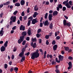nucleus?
<instances>
[{"label":"nucleus","mask_w":73,"mask_h":73,"mask_svg":"<svg viewBox=\"0 0 73 73\" xmlns=\"http://www.w3.org/2000/svg\"><path fill=\"white\" fill-rule=\"evenodd\" d=\"M25 15V13H24V11H23L22 13L21 16H24Z\"/></svg>","instance_id":"6e6d98bb"},{"label":"nucleus","mask_w":73,"mask_h":73,"mask_svg":"<svg viewBox=\"0 0 73 73\" xmlns=\"http://www.w3.org/2000/svg\"><path fill=\"white\" fill-rule=\"evenodd\" d=\"M8 41H7L4 43V46H5V48H7V46H8Z\"/></svg>","instance_id":"2eb2a0df"},{"label":"nucleus","mask_w":73,"mask_h":73,"mask_svg":"<svg viewBox=\"0 0 73 73\" xmlns=\"http://www.w3.org/2000/svg\"><path fill=\"white\" fill-rule=\"evenodd\" d=\"M65 6H66L68 8H71V6L69 5L68 3H66L65 5Z\"/></svg>","instance_id":"f8f14e48"},{"label":"nucleus","mask_w":73,"mask_h":73,"mask_svg":"<svg viewBox=\"0 0 73 73\" xmlns=\"http://www.w3.org/2000/svg\"><path fill=\"white\" fill-rule=\"evenodd\" d=\"M37 15H38V13L36 12L34 13V14L33 15V17H34V18H35V17H36Z\"/></svg>","instance_id":"9d476101"},{"label":"nucleus","mask_w":73,"mask_h":73,"mask_svg":"<svg viewBox=\"0 0 73 73\" xmlns=\"http://www.w3.org/2000/svg\"><path fill=\"white\" fill-rule=\"evenodd\" d=\"M27 35H28L29 36H30V35H31V31L30 30H28V31L27 32Z\"/></svg>","instance_id":"5701e85b"},{"label":"nucleus","mask_w":73,"mask_h":73,"mask_svg":"<svg viewBox=\"0 0 73 73\" xmlns=\"http://www.w3.org/2000/svg\"><path fill=\"white\" fill-rule=\"evenodd\" d=\"M48 13H46L45 14V15L44 16V18L45 19H47V18L48 17Z\"/></svg>","instance_id":"72a5a7b5"},{"label":"nucleus","mask_w":73,"mask_h":73,"mask_svg":"<svg viewBox=\"0 0 73 73\" xmlns=\"http://www.w3.org/2000/svg\"><path fill=\"white\" fill-rule=\"evenodd\" d=\"M56 40H58L60 38V37L59 36H58L56 37Z\"/></svg>","instance_id":"864d4df0"},{"label":"nucleus","mask_w":73,"mask_h":73,"mask_svg":"<svg viewBox=\"0 0 73 73\" xmlns=\"http://www.w3.org/2000/svg\"><path fill=\"white\" fill-rule=\"evenodd\" d=\"M68 1H69V0H67L66 1H64L63 3V4H64V5H65V4H66V3H68Z\"/></svg>","instance_id":"7c9ffc66"},{"label":"nucleus","mask_w":73,"mask_h":73,"mask_svg":"<svg viewBox=\"0 0 73 73\" xmlns=\"http://www.w3.org/2000/svg\"><path fill=\"white\" fill-rule=\"evenodd\" d=\"M49 42H48V40H47L46 41V45H49Z\"/></svg>","instance_id":"338daca9"},{"label":"nucleus","mask_w":73,"mask_h":73,"mask_svg":"<svg viewBox=\"0 0 73 73\" xmlns=\"http://www.w3.org/2000/svg\"><path fill=\"white\" fill-rule=\"evenodd\" d=\"M28 17L27 16H25L23 17V19L24 20H26L27 19Z\"/></svg>","instance_id":"a18cd8bd"},{"label":"nucleus","mask_w":73,"mask_h":73,"mask_svg":"<svg viewBox=\"0 0 73 73\" xmlns=\"http://www.w3.org/2000/svg\"><path fill=\"white\" fill-rule=\"evenodd\" d=\"M8 67V65L7 64H5L4 65V68L5 69H7Z\"/></svg>","instance_id":"49530a36"},{"label":"nucleus","mask_w":73,"mask_h":73,"mask_svg":"<svg viewBox=\"0 0 73 73\" xmlns=\"http://www.w3.org/2000/svg\"><path fill=\"white\" fill-rule=\"evenodd\" d=\"M32 41L33 42H34V41H35V42H36V37L35 38H32Z\"/></svg>","instance_id":"2f4dec72"},{"label":"nucleus","mask_w":73,"mask_h":73,"mask_svg":"<svg viewBox=\"0 0 73 73\" xmlns=\"http://www.w3.org/2000/svg\"><path fill=\"white\" fill-rule=\"evenodd\" d=\"M29 39H30L29 37L27 36V38H26V40L27 41H29Z\"/></svg>","instance_id":"13d9d810"},{"label":"nucleus","mask_w":73,"mask_h":73,"mask_svg":"<svg viewBox=\"0 0 73 73\" xmlns=\"http://www.w3.org/2000/svg\"><path fill=\"white\" fill-rule=\"evenodd\" d=\"M14 58H15V56H14L13 55L11 56V59L12 60H13Z\"/></svg>","instance_id":"bf43d9fd"},{"label":"nucleus","mask_w":73,"mask_h":73,"mask_svg":"<svg viewBox=\"0 0 73 73\" xmlns=\"http://www.w3.org/2000/svg\"><path fill=\"white\" fill-rule=\"evenodd\" d=\"M45 38H46V39H49V35H46L45 36Z\"/></svg>","instance_id":"473e14b6"},{"label":"nucleus","mask_w":73,"mask_h":73,"mask_svg":"<svg viewBox=\"0 0 73 73\" xmlns=\"http://www.w3.org/2000/svg\"><path fill=\"white\" fill-rule=\"evenodd\" d=\"M66 7H63L62 8V11L63 12H64L65 11H66Z\"/></svg>","instance_id":"e433bc0d"},{"label":"nucleus","mask_w":73,"mask_h":73,"mask_svg":"<svg viewBox=\"0 0 73 73\" xmlns=\"http://www.w3.org/2000/svg\"><path fill=\"white\" fill-rule=\"evenodd\" d=\"M31 46H32L33 48H36L37 46L36 43L35 42L33 44V42H32L31 43Z\"/></svg>","instance_id":"423d86ee"},{"label":"nucleus","mask_w":73,"mask_h":73,"mask_svg":"<svg viewBox=\"0 0 73 73\" xmlns=\"http://www.w3.org/2000/svg\"><path fill=\"white\" fill-rule=\"evenodd\" d=\"M33 17H32V16H31L30 17H29L28 18V20H30L31 21H32V20H33Z\"/></svg>","instance_id":"ea45409f"},{"label":"nucleus","mask_w":73,"mask_h":73,"mask_svg":"<svg viewBox=\"0 0 73 73\" xmlns=\"http://www.w3.org/2000/svg\"><path fill=\"white\" fill-rule=\"evenodd\" d=\"M41 32V29H38L37 31V33H40Z\"/></svg>","instance_id":"c9c22d12"},{"label":"nucleus","mask_w":73,"mask_h":73,"mask_svg":"<svg viewBox=\"0 0 73 73\" xmlns=\"http://www.w3.org/2000/svg\"><path fill=\"white\" fill-rule=\"evenodd\" d=\"M52 45H55L56 44V41L55 40H53L52 42Z\"/></svg>","instance_id":"4c0bfd02"},{"label":"nucleus","mask_w":73,"mask_h":73,"mask_svg":"<svg viewBox=\"0 0 73 73\" xmlns=\"http://www.w3.org/2000/svg\"><path fill=\"white\" fill-rule=\"evenodd\" d=\"M44 26L48 27L49 25V22H48V21L46 20L44 22Z\"/></svg>","instance_id":"6e6552de"},{"label":"nucleus","mask_w":73,"mask_h":73,"mask_svg":"<svg viewBox=\"0 0 73 73\" xmlns=\"http://www.w3.org/2000/svg\"><path fill=\"white\" fill-rule=\"evenodd\" d=\"M13 70H14V68L13 67H12L10 69V71L11 72H12L13 71Z\"/></svg>","instance_id":"de8ad7c7"},{"label":"nucleus","mask_w":73,"mask_h":73,"mask_svg":"<svg viewBox=\"0 0 73 73\" xmlns=\"http://www.w3.org/2000/svg\"><path fill=\"white\" fill-rule=\"evenodd\" d=\"M25 4V1L24 0H22L21 1V5H24Z\"/></svg>","instance_id":"4468645a"},{"label":"nucleus","mask_w":73,"mask_h":73,"mask_svg":"<svg viewBox=\"0 0 73 73\" xmlns=\"http://www.w3.org/2000/svg\"><path fill=\"white\" fill-rule=\"evenodd\" d=\"M43 25V24L42 23H40V27H42Z\"/></svg>","instance_id":"4d7b16f0"},{"label":"nucleus","mask_w":73,"mask_h":73,"mask_svg":"<svg viewBox=\"0 0 73 73\" xmlns=\"http://www.w3.org/2000/svg\"><path fill=\"white\" fill-rule=\"evenodd\" d=\"M18 1V0H13V2L14 3H16V2H17Z\"/></svg>","instance_id":"680f3d73"},{"label":"nucleus","mask_w":73,"mask_h":73,"mask_svg":"<svg viewBox=\"0 0 73 73\" xmlns=\"http://www.w3.org/2000/svg\"><path fill=\"white\" fill-rule=\"evenodd\" d=\"M22 18H23V17L22 16H21L19 17V19L20 20V21H23V19H22Z\"/></svg>","instance_id":"052dcab7"},{"label":"nucleus","mask_w":73,"mask_h":73,"mask_svg":"<svg viewBox=\"0 0 73 73\" xmlns=\"http://www.w3.org/2000/svg\"><path fill=\"white\" fill-rule=\"evenodd\" d=\"M59 60H58L57 58H56L55 61L56 62L60 63V61H62L64 60V56H61V55H59L58 56Z\"/></svg>","instance_id":"f03ea898"},{"label":"nucleus","mask_w":73,"mask_h":73,"mask_svg":"<svg viewBox=\"0 0 73 73\" xmlns=\"http://www.w3.org/2000/svg\"><path fill=\"white\" fill-rule=\"evenodd\" d=\"M45 5H49V2L48 1H46V2Z\"/></svg>","instance_id":"5fc2aeb1"},{"label":"nucleus","mask_w":73,"mask_h":73,"mask_svg":"<svg viewBox=\"0 0 73 73\" xmlns=\"http://www.w3.org/2000/svg\"><path fill=\"white\" fill-rule=\"evenodd\" d=\"M28 45V43H26V44L25 45V47H24L25 48H26L28 47V45Z\"/></svg>","instance_id":"69168bd1"},{"label":"nucleus","mask_w":73,"mask_h":73,"mask_svg":"<svg viewBox=\"0 0 73 73\" xmlns=\"http://www.w3.org/2000/svg\"><path fill=\"white\" fill-rule=\"evenodd\" d=\"M17 27L16 26H15L14 27H13L12 28V29L13 30H15V29H16Z\"/></svg>","instance_id":"603ef678"},{"label":"nucleus","mask_w":73,"mask_h":73,"mask_svg":"<svg viewBox=\"0 0 73 73\" xmlns=\"http://www.w3.org/2000/svg\"><path fill=\"white\" fill-rule=\"evenodd\" d=\"M17 50V48H16V47H15L13 49V52H16V50Z\"/></svg>","instance_id":"8fccbe9b"},{"label":"nucleus","mask_w":73,"mask_h":73,"mask_svg":"<svg viewBox=\"0 0 73 73\" xmlns=\"http://www.w3.org/2000/svg\"><path fill=\"white\" fill-rule=\"evenodd\" d=\"M59 7L60 9H62V5L61 4H59V5H58V7Z\"/></svg>","instance_id":"bb28decb"},{"label":"nucleus","mask_w":73,"mask_h":73,"mask_svg":"<svg viewBox=\"0 0 73 73\" xmlns=\"http://www.w3.org/2000/svg\"><path fill=\"white\" fill-rule=\"evenodd\" d=\"M4 33V31L3 30H1L0 31V35H1V36H2L3 35Z\"/></svg>","instance_id":"412c9836"},{"label":"nucleus","mask_w":73,"mask_h":73,"mask_svg":"<svg viewBox=\"0 0 73 73\" xmlns=\"http://www.w3.org/2000/svg\"><path fill=\"white\" fill-rule=\"evenodd\" d=\"M15 7H20V4L19 3H15Z\"/></svg>","instance_id":"b1692460"},{"label":"nucleus","mask_w":73,"mask_h":73,"mask_svg":"<svg viewBox=\"0 0 73 73\" xmlns=\"http://www.w3.org/2000/svg\"><path fill=\"white\" fill-rule=\"evenodd\" d=\"M31 24V20H29L27 23L28 26H29Z\"/></svg>","instance_id":"58836bf2"},{"label":"nucleus","mask_w":73,"mask_h":73,"mask_svg":"<svg viewBox=\"0 0 73 73\" xmlns=\"http://www.w3.org/2000/svg\"><path fill=\"white\" fill-rule=\"evenodd\" d=\"M53 24L52 23H51L49 25V28L50 29H53Z\"/></svg>","instance_id":"f3484780"},{"label":"nucleus","mask_w":73,"mask_h":73,"mask_svg":"<svg viewBox=\"0 0 73 73\" xmlns=\"http://www.w3.org/2000/svg\"><path fill=\"white\" fill-rule=\"evenodd\" d=\"M58 15V12L57 11H54L53 13V15L54 16H57Z\"/></svg>","instance_id":"ddd939ff"},{"label":"nucleus","mask_w":73,"mask_h":73,"mask_svg":"<svg viewBox=\"0 0 73 73\" xmlns=\"http://www.w3.org/2000/svg\"><path fill=\"white\" fill-rule=\"evenodd\" d=\"M66 25H67L68 27H70V23H67Z\"/></svg>","instance_id":"a19ab883"},{"label":"nucleus","mask_w":73,"mask_h":73,"mask_svg":"<svg viewBox=\"0 0 73 73\" xmlns=\"http://www.w3.org/2000/svg\"><path fill=\"white\" fill-rule=\"evenodd\" d=\"M52 17H53L52 14H50L48 15V20L49 21H52Z\"/></svg>","instance_id":"0eeeda50"},{"label":"nucleus","mask_w":73,"mask_h":73,"mask_svg":"<svg viewBox=\"0 0 73 73\" xmlns=\"http://www.w3.org/2000/svg\"><path fill=\"white\" fill-rule=\"evenodd\" d=\"M22 57V58L21 60V62H23V61H25V57L24 56H22V57Z\"/></svg>","instance_id":"dca6fc26"},{"label":"nucleus","mask_w":73,"mask_h":73,"mask_svg":"<svg viewBox=\"0 0 73 73\" xmlns=\"http://www.w3.org/2000/svg\"><path fill=\"white\" fill-rule=\"evenodd\" d=\"M23 25H21L20 27V29L21 31H22V28H23Z\"/></svg>","instance_id":"c03bdc74"},{"label":"nucleus","mask_w":73,"mask_h":73,"mask_svg":"<svg viewBox=\"0 0 73 73\" xmlns=\"http://www.w3.org/2000/svg\"><path fill=\"white\" fill-rule=\"evenodd\" d=\"M49 57L50 58H52V55H49V54H48L47 55V58H49Z\"/></svg>","instance_id":"cd10ccee"},{"label":"nucleus","mask_w":73,"mask_h":73,"mask_svg":"<svg viewBox=\"0 0 73 73\" xmlns=\"http://www.w3.org/2000/svg\"><path fill=\"white\" fill-rule=\"evenodd\" d=\"M19 69V68L17 67H15L14 68V70H15V72L16 73H17V71H18V70Z\"/></svg>","instance_id":"6ab92c4d"},{"label":"nucleus","mask_w":73,"mask_h":73,"mask_svg":"<svg viewBox=\"0 0 73 73\" xmlns=\"http://www.w3.org/2000/svg\"><path fill=\"white\" fill-rule=\"evenodd\" d=\"M27 35V32L25 31H23L21 33V36H21L20 37H22V38L24 39V37Z\"/></svg>","instance_id":"20e7f679"},{"label":"nucleus","mask_w":73,"mask_h":73,"mask_svg":"<svg viewBox=\"0 0 73 73\" xmlns=\"http://www.w3.org/2000/svg\"><path fill=\"white\" fill-rule=\"evenodd\" d=\"M18 12V11H15L14 13H13V15H16V14H17V13Z\"/></svg>","instance_id":"3c124183"},{"label":"nucleus","mask_w":73,"mask_h":73,"mask_svg":"<svg viewBox=\"0 0 73 73\" xmlns=\"http://www.w3.org/2000/svg\"><path fill=\"white\" fill-rule=\"evenodd\" d=\"M67 21L66 20H63V25L64 26H66V25L67 23H66Z\"/></svg>","instance_id":"aec40b11"},{"label":"nucleus","mask_w":73,"mask_h":73,"mask_svg":"<svg viewBox=\"0 0 73 73\" xmlns=\"http://www.w3.org/2000/svg\"><path fill=\"white\" fill-rule=\"evenodd\" d=\"M36 18L35 19H33L32 20V24H36Z\"/></svg>","instance_id":"a211bd4d"},{"label":"nucleus","mask_w":73,"mask_h":73,"mask_svg":"<svg viewBox=\"0 0 73 73\" xmlns=\"http://www.w3.org/2000/svg\"><path fill=\"white\" fill-rule=\"evenodd\" d=\"M30 54V53L29 52H28L27 53L25 54V56H28Z\"/></svg>","instance_id":"09e8293b"},{"label":"nucleus","mask_w":73,"mask_h":73,"mask_svg":"<svg viewBox=\"0 0 73 73\" xmlns=\"http://www.w3.org/2000/svg\"><path fill=\"white\" fill-rule=\"evenodd\" d=\"M29 9H30V8L29 7L28 8L27 10V13H29Z\"/></svg>","instance_id":"0e129e2a"},{"label":"nucleus","mask_w":73,"mask_h":73,"mask_svg":"<svg viewBox=\"0 0 73 73\" xmlns=\"http://www.w3.org/2000/svg\"><path fill=\"white\" fill-rule=\"evenodd\" d=\"M55 72H56V73H60V71H59L58 69H56L55 70Z\"/></svg>","instance_id":"37998d69"},{"label":"nucleus","mask_w":73,"mask_h":73,"mask_svg":"<svg viewBox=\"0 0 73 73\" xmlns=\"http://www.w3.org/2000/svg\"><path fill=\"white\" fill-rule=\"evenodd\" d=\"M38 50L37 49L36 52L33 53L31 55V58L32 60H35V58H37L40 56V54L38 52Z\"/></svg>","instance_id":"f257e3e1"},{"label":"nucleus","mask_w":73,"mask_h":73,"mask_svg":"<svg viewBox=\"0 0 73 73\" xmlns=\"http://www.w3.org/2000/svg\"><path fill=\"white\" fill-rule=\"evenodd\" d=\"M36 36L38 38H39V37H40V34H37Z\"/></svg>","instance_id":"774afa93"},{"label":"nucleus","mask_w":73,"mask_h":73,"mask_svg":"<svg viewBox=\"0 0 73 73\" xmlns=\"http://www.w3.org/2000/svg\"><path fill=\"white\" fill-rule=\"evenodd\" d=\"M57 48V44H55L53 46V49L54 51L56 50Z\"/></svg>","instance_id":"9b49d317"},{"label":"nucleus","mask_w":73,"mask_h":73,"mask_svg":"<svg viewBox=\"0 0 73 73\" xmlns=\"http://www.w3.org/2000/svg\"><path fill=\"white\" fill-rule=\"evenodd\" d=\"M26 43V40H25L23 41L22 43V44L23 45H25V43Z\"/></svg>","instance_id":"79ce46f5"},{"label":"nucleus","mask_w":73,"mask_h":73,"mask_svg":"<svg viewBox=\"0 0 73 73\" xmlns=\"http://www.w3.org/2000/svg\"><path fill=\"white\" fill-rule=\"evenodd\" d=\"M16 16H15L13 18V21L14 23H15L16 21Z\"/></svg>","instance_id":"a878e982"},{"label":"nucleus","mask_w":73,"mask_h":73,"mask_svg":"<svg viewBox=\"0 0 73 73\" xmlns=\"http://www.w3.org/2000/svg\"><path fill=\"white\" fill-rule=\"evenodd\" d=\"M34 9L35 11H37L38 10V8H34Z\"/></svg>","instance_id":"e2e57ef3"},{"label":"nucleus","mask_w":73,"mask_h":73,"mask_svg":"<svg viewBox=\"0 0 73 73\" xmlns=\"http://www.w3.org/2000/svg\"><path fill=\"white\" fill-rule=\"evenodd\" d=\"M25 49L26 48L25 47L23 48L22 50V52H21L19 54V57H22L23 56H24V54H24V52L25 51Z\"/></svg>","instance_id":"7ed1b4c3"},{"label":"nucleus","mask_w":73,"mask_h":73,"mask_svg":"<svg viewBox=\"0 0 73 73\" xmlns=\"http://www.w3.org/2000/svg\"><path fill=\"white\" fill-rule=\"evenodd\" d=\"M5 50V47L4 46H2L1 48V52H4Z\"/></svg>","instance_id":"1a4fd4ad"},{"label":"nucleus","mask_w":73,"mask_h":73,"mask_svg":"<svg viewBox=\"0 0 73 73\" xmlns=\"http://www.w3.org/2000/svg\"><path fill=\"white\" fill-rule=\"evenodd\" d=\"M64 48L66 51H68L69 50V48L68 47H64Z\"/></svg>","instance_id":"393cba45"},{"label":"nucleus","mask_w":73,"mask_h":73,"mask_svg":"<svg viewBox=\"0 0 73 73\" xmlns=\"http://www.w3.org/2000/svg\"><path fill=\"white\" fill-rule=\"evenodd\" d=\"M10 3V2H9V1H8L7 2H6V3H4L3 4V5H7L9 4Z\"/></svg>","instance_id":"4be33fe9"},{"label":"nucleus","mask_w":73,"mask_h":73,"mask_svg":"<svg viewBox=\"0 0 73 73\" xmlns=\"http://www.w3.org/2000/svg\"><path fill=\"white\" fill-rule=\"evenodd\" d=\"M69 3L70 5L72 6L73 5V2L72 1H70L69 2Z\"/></svg>","instance_id":"c85d7f7f"},{"label":"nucleus","mask_w":73,"mask_h":73,"mask_svg":"<svg viewBox=\"0 0 73 73\" xmlns=\"http://www.w3.org/2000/svg\"><path fill=\"white\" fill-rule=\"evenodd\" d=\"M68 64L69 66H72V62H68Z\"/></svg>","instance_id":"f704fd0d"},{"label":"nucleus","mask_w":73,"mask_h":73,"mask_svg":"<svg viewBox=\"0 0 73 73\" xmlns=\"http://www.w3.org/2000/svg\"><path fill=\"white\" fill-rule=\"evenodd\" d=\"M68 59L70 60H73V58L72 56H69L68 58Z\"/></svg>","instance_id":"c756f323"},{"label":"nucleus","mask_w":73,"mask_h":73,"mask_svg":"<svg viewBox=\"0 0 73 73\" xmlns=\"http://www.w3.org/2000/svg\"><path fill=\"white\" fill-rule=\"evenodd\" d=\"M24 39L23 38H22L20 36V39L18 40V44H20L21 43V42H23V41H24Z\"/></svg>","instance_id":"39448f33"}]
</instances>
